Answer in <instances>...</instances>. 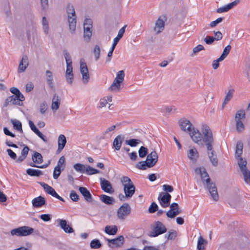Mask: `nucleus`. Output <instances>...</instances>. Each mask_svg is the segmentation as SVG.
<instances>
[{"label": "nucleus", "instance_id": "obj_25", "mask_svg": "<svg viewBox=\"0 0 250 250\" xmlns=\"http://www.w3.org/2000/svg\"><path fill=\"white\" fill-rule=\"evenodd\" d=\"M100 198L102 202L107 205H113L115 203V199L113 197L105 194L101 195Z\"/></svg>", "mask_w": 250, "mask_h": 250}, {"label": "nucleus", "instance_id": "obj_50", "mask_svg": "<svg viewBox=\"0 0 250 250\" xmlns=\"http://www.w3.org/2000/svg\"><path fill=\"white\" fill-rule=\"evenodd\" d=\"M101 49L98 45H96L93 50V54L95 57L96 61H97L100 57Z\"/></svg>", "mask_w": 250, "mask_h": 250}, {"label": "nucleus", "instance_id": "obj_31", "mask_svg": "<svg viewBox=\"0 0 250 250\" xmlns=\"http://www.w3.org/2000/svg\"><path fill=\"white\" fill-rule=\"evenodd\" d=\"M243 144L241 141H239L237 142L236 149H235V157L236 158L238 157H241L243 152Z\"/></svg>", "mask_w": 250, "mask_h": 250}, {"label": "nucleus", "instance_id": "obj_60", "mask_svg": "<svg viewBox=\"0 0 250 250\" xmlns=\"http://www.w3.org/2000/svg\"><path fill=\"white\" fill-rule=\"evenodd\" d=\"M223 61L222 59L219 57L217 60H214L212 62V66L214 69H216L219 66V62Z\"/></svg>", "mask_w": 250, "mask_h": 250}, {"label": "nucleus", "instance_id": "obj_39", "mask_svg": "<svg viewBox=\"0 0 250 250\" xmlns=\"http://www.w3.org/2000/svg\"><path fill=\"white\" fill-rule=\"evenodd\" d=\"M246 113L244 110H239L235 114V121H242L245 118Z\"/></svg>", "mask_w": 250, "mask_h": 250}, {"label": "nucleus", "instance_id": "obj_1", "mask_svg": "<svg viewBox=\"0 0 250 250\" xmlns=\"http://www.w3.org/2000/svg\"><path fill=\"white\" fill-rule=\"evenodd\" d=\"M195 172L200 175L201 180L205 189L209 192L212 199L215 201L219 200V195L216 184L210 178L206 168L203 167H196Z\"/></svg>", "mask_w": 250, "mask_h": 250}, {"label": "nucleus", "instance_id": "obj_48", "mask_svg": "<svg viewBox=\"0 0 250 250\" xmlns=\"http://www.w3.org/2000/svg\"><path fill=\"white\" fill-rule=\"evenodd\" d=\"M236 129L238 132H242L245 129V125L242 121H235Z\"/></svg>", "mask_w": 250, "mask_h": 250}, {"label": "nucleus", "instance_id": "obj_22", "mask_svg": "<svg viewBox=\"0 0 250 250\" xmlns=\"http://www.w3.org/2000/svg\"><path fill=\"white\" fill-rule=\"evenodd\" d=\"M109 243H111L116 247H121L124 243V237L122 235L118 236L117 238L113 239L107 240Z\"/></svg>", "mask_w": 250, "mask_h": 250}, {"label": "nucleus", "instance_id": "obj_26", "mask_svg": "<svg viewBox=\"0 0 250 250\" xmlns=\"http://www.w3.org/2000/svg\"><path fill=\"white\" fill-rule=\"evenodd\" d=\"M123 140L124 137L122 135H118L114 139L113 145L116 150H119L121 148Z\"/></svg>", "mask_w": 250, "mask_h": 250}, {"label": "nucleus", "instance_id": "obj_21", "mask_svg": "<svg viewBox=\"0 0 250 250\" xmlns=\"http://www.w3.org/2000/svg\"><path fill=\"white\" fill-rule=\"evenodd\" d=\"M199 156V153L195 148L190 149L188 153V158L193 162H196Z\"/></svg>", "mask_w": 250, "mask_h": 250}, {"label": "nucleus", "instance_id": "obj_10", "mask_svg": "<svg viewBox=\"0 0 250 250\" xmlns=\"http://www.w3.org/2000/svg\"><path fill=\"white\" fill-rule=\"evenodd\" d=\"M80 72L82 75V81L84 84H86L89 79V74L87 65L85 62H80Z\"/></svg>", "mask_w": 250, "mask_h": 250}, {"label": "nucleus", "instance_id": "obj_20", "mask_svg": "<svg viewBox=\"0 0 250 250\" xmlns=\"http://www.w3.org/2000/svg\"><path fill=\"white\" fill-rule=\"evenodd\" d=\"M164 26L165 22L164 20L160 17L155 23V26L154 30L156 32L157 34H159L164 30Z\"/></svg>", "mask_w": 250, "mask_h": 250}, {"label": "nucleus", "instance_id": "obj_62", "mask_svg": "<svg viewBox=\"0 0 250 250\" xmlns=\"http://www.w3.org/2000/svg\"><path fill=\"white\" fill-rule=\"evenodd\" d=\"M229 10H230V9L229 8L228 5L227 4L223 7H220V8L217 9L216 12L218 13H223V12H226Z\"/></svg>", "mask_w": 250, "mask_h": 250}, {"label": "nucleus", "instance_id": "obj_27", "mask_svg": "<svg viewBox=\"0 0 250 250\" xmlns=\"http://www.w3.org/2000/svg\"><path fill=\"white\" fill-rule=\"evenodd\" d=\"M60 105V100L57 94H54L52 99L51 108L53 110H57L59 109Z\"/></svg>", "mask_w": 250, "mask_h": 250}, {"label": "nucleus", "instance_id": "obj_23", "mask_svg": "<svg viewBox=\"0 0 250 250\" xmlns=\"http://www.w3.org/2000/svg\"><path fill=\"white\" fill-rule=\"evenodd\" d=\"M126 26L127 25H125L122 28L119 30L117 36L114 39L113 43L112 45V46L114 47H116L120 39L123 37L124 34L125 32V30Z\"/></svg>", "mask_w": 250, "mask_h": 250}, {"label": "nucleus", "instance_id": "obj_34", "mask_svg": "<svg viewBox=\"0 0 250 250\" xmlns=\"http://www.w3.org/2000/svg\"><path fill=\"white\" fill-rule=\"evenodd\" d=\"M236 159L238 160V165L241 171L247 169V162L245 159H243L241 156L238 157V158Z\"/></svg>", "mask_w": 250, "mask_h": 250}, {"label": "nucleus", "instance_id": "obj_12", "mask_svg": "<svg viewBox=\"0 0 250 250\" xmlns=\"http://www.w3.org/2000/svg\"><path fill=\"white\" fill-rule=\"evenodd\" d=\"M100 180L102 190L104 192L109 193H111L113 192V190H112V185L109 181L104 178H100Z\"/></svg>", "mask_w": 250, "mask_h": 250}, {"label": "nucleus", "instance_id": "obj_61", "mask_svg": "<svg viewBox=\"0 0 250 250\" xmlns=\"http://www.w3.org/2000/svg\"><path fill=\"white\" fill-rule=\"evenodd\" d=\"M224 19V18H219L217 19H216L215 21H211L210 24L209 26L210 27H215L218 23L221 22Z\"/></svg>", "mask_w": 250, "mask_h": 250}, {"label": "nucleus", "instance_id": "obj_40", "mask_svg": "<svg viewBox=\"0 0 250 250\" xmlns=\"http://www.w3.org/2000/svg\"><path fill=\"white\" fill-rule=\"evenodd\" d=\"M100 171L97 169H95L90 166L86 165V168H85V172L87 175H92L97 173H99Z\"/></svg>", "mask_w": 250, "mask_h": 250}, {"label": "nucleus", "instance_id": "obj_28", "mask_svg": "<svg viewBox=\"0 0 250 250\" xmlns=\"http://www.w3.org/2000/svg\"><path fill=\"white\" fill-rule=\"evenodd\" d=\"M234 89L233 88H230L229 89L228 93L225 97L224 101L222 103V109L224 108V106L233 97Z\"/></svg>", "mask_w": 250, "mask_h": 250}, {"label": "nucleus", "instance_id": "obj_47", "mask_svg": "<svg viewBox=\"0 0 250 250\" xmlns=\"http://www.w3.org/2000/svg\"><path fill=\"white\" fill-rule=\"evenodd\" d=\"M66 12L68 16L75 17L76 13L73 5L71 4H68L66 8Z\"/></svg>", "mask_w": 250, "mask_h": 250}, {"label": "nucleus", "instance_id": "obj_64", "mask_svg": "<svg viewBox=\"0 0 250 250\" xmlns=\"http://www.w3.org/2000/svg\"><path fill=\"white\" fill-rule=\"evenodd\" d=\"M209 160L214 167H217L218 166V159L216 156H209L208 157Z\"/></svg>", "mask_w": 250, "mask_h": 250}, {"label": "nucleus", "instance_id": "obj_54", "mask_svg": "<svg viewBox=\"0 0 250 250\" xmlns=\"http://www.w3.org/2000/svg\"><path fill=\"white\" fill-rule=\"evenodd\" d=\"M70 198L74 202H78L79 200V196L74 190L71 191Z\"/></svg>", "mask_w": 250, "mask_h": 250}, {"label": "nucleus", "instance_id": "obj_13", "mask_svg": "<svg viewBox=\"0 0 250 250\" xmlns=\"http://www.w3.org/2000/svg\"><path fill=\"white\" fill-rule=\"evenodd\" d=\"M135 187L133 183L125 185L124 187V191L125 194V197L127 199L131 198L135 192Z\"/></svg>", "mask_w": 250, "mask_h": 250}, {"label": "nucleus", "instance_id": "obj_55", "mask_svg": "<svg viewBox=\"0 0 250 250\" xmlns=\"http://www.w3.org/2000/svg\"><path fill=\"white\" fill-rule=\"evenodd\" d=\"M158 210V207L155 202H152L148 208V211L153 213Z\"/></svg>", "mask_w": 250, "mask_h": 250}, {"label": "nucleus", "instance_id": "obj_42", "mask_svg": "<svg viewBox=\"0 0 250 250\" xmlns=\"http://www.w3.org/2000/svg\"><path fill=\"white\" fill-rule=\"evenodd\" d=\"M244 177L245 183L250 185V171L247 168L244 170L241 171Z\"/></svg>", "mask_w": 250, "mask_h": 250}, {"label": "nucleus", "instance_id": "obj_57", "mask_svg": "<svg viewBox=\"0 0 250 250\" xmlns=\"http://www.w3.org/2000/svg\"><path fill=\"white\" fill-rule=\"evenodd\" d=\"M41 4L42 10L46 12L48 7V0H41Z\"/></svg>", "mask_w": 250, "mask_h": 250}, {"label": "nucleus", "instance_id": "obj_7", "mask_svg": "<svg viewBox=\"0 0 250 250\" xmlns=\"http://www.w3.org/2000/svg\"><path fill=\"white\" fill-rule=\"evenodd\" d=\"M131 209V208L128 203L123 204L117 210V216L118 218L122 221L125 220L126 217L130 214Z\"/></svg>", "mask_w": 250, "mask_h": 250}, {"label": "nucleus", "instance_id": "obj_33", "mask_svg": "<svg viewBox=\"0 0 250 250\" xmlns=\"http://www.w3.org/2000/svg\"><path fill=\"white\" fill-rule=\"evenodd\" d=\"M11 123L13 125V127L15 130L20 131L21 133H23L22 124L20 121L16 119H11Z\"/></svg>", "mask_w": 250, "mask_h": 250}, {"label": "nucleus", "instance_id": "obj_15", "mask_svg": "<svg viewBox=\"0 0 250 250\" xmlns=\"http://www.w3.org/2000/svg\"><path fill=\"white\" fill-rule=\"evenodd\" d=\"M57 221L61 229H62L65 233H71L74 231L73 229L69 224H67L66 220L58 219Z\"/></svg>", "mask_w": 250, "mask_h": 250}, {"label": "nucleus", "instance_id": "obj_53", "mask_svg": "<svg viewBox=\"0 0 250 250\" xmlns=\"http://www.w3.org/2000/svg\"><path fill=\"white\" fill-rule=\"evenodd\" d=\"M48 194L56 198L57 199H59L61 201L64 202V199L57 194V193L56 192V191L53 188L51 189L50 192Z\"/></svg>", "mask_w": 250, "mask_h": 250}, {"label": "nucleus", "instance_id": "obj_44", "mask_svg": "<svg viewBox=\"0 0 250 250\" xmlns=\"http://www.w3.org/2000/svg\"><path fill=\"white\" fill-rule=\"evenodd\" d=\"M90 246L91 249H99L102 247V244L98 239H94L90 243Z\"/></svg>", "mask_w": 250, "mask_h": 250}, {"label": "nucleus", "instance_id": "obj_29", "mask_svg": "<svg viewBox=\"0 0 250 250\" xmlns=\"http://www.w3.org/2000/svg\"><path fill=\"white\" fill-rule=\"evenodd\" d=\"M125 76V74L124 70L119 71L117 73L116 77L115 78L113 82L118 84V85H121V83L123 82L124 80Z\"/></svg>", "mask_w": 250, "mask_h": 250}, {"label": "nucleus", "instance_id": "obj_52", "mask_svg": "<svg viewBox=\"0 0 250 250\" xmlns=\"http://www.w3.org/2000/svg\"><path fill=\"white\" fill-rule=\"evenodd\" d=\"M121 182L122 183L124 187L126 184H130L133 183L131 179L128 177L126 176H123V177H122V178H121Z\"/></svg>", "mask_w": 250, "mask_h": 250}, {"label": "nucleus", "instance_id": "obj_11", "mask_svg": "<svg viewBox=\"0 0 250 250\" xmlns=\"http://www.w3.org/2000/svg\"><path fill=\"white\" fill-rule=\"evenodd\" d=\"M65 162V159L64 156L61 157L58 162L57 166L54 167V170L53 171V178L55 179L58 178L61 173L62 171L63 170V168L61 169V167L63 165H64Z\"/></svg>", "mask_w": 250, "mask_h": 250}, {"label": "nucleus", "instance_id": "obj_37", "mask_svg": "<svg viewBox=\"0 0 250 250\" xmlns=\"http://www.w3.org/2000/svg\"><path fill=\"white\" fill-rule=\"evenodd\" d=\"M207 244V241L205 240L202 236H200L197 242V248L198 250H205V248L203 245Z\"/></svg>", "mask_w": 250, "mask_h": 250}, {"label": "nucleus", "instance_id": "obj_56", "mask_svg": "<svg viewBox=\"0 0 250 250\" xmlns=\"http://www.w3.org/2000/svg\"><path fill=\"white\" fill-rule=\"evenodd\" d=\"M65 77L67 83L70 84H71L73 83L74 79L73 73L65 74Z\"/></svg>", "mask_w": 250, "mask_h": 250}, {"label": "nucleus", "instance_id": "obj_16", "mask_svg": "<svg viewBox=\"0 0 250 250\" xmlns=\"http://www.w3.org/2000/svg\"><path fill=\"white\" fill-rule=\"evenodd\" d=\"M32 204L34 208H39L44 205L46 204V201L43 197L39 196L32 200Z\"/></svg>", "mask_w": 250, "mask_h": 250}, {"label": "nucleus", "instance_id": "obj_5", "mask_svg": "<svg viewBox=\"0 0 250 250\" xmlns=\"http://www.w3.org/2000/svg\"><path fill=\"white\" fill-rule=\"evenodd\" d=\"M34 230L33 228L27 226H24L12 229L10 233L13 236H26L33 233Z\"/></svg>", "mask_w": 250, "mask_h": 250}, {"label": "nucleus", "instance_id": "obj_9", "mask_svg": "<svg viewBox=\"0 0 250 250\" xmlns=\"http://www.w3.org/2000/svg\"><path fill=\"white\" fill-rule=\"evenodd\" d=\"M171 196L167 192H161L158 199L163 208H167L170 205Z\"/></svg>", "mask_w": 250, "mask_h": 250}, {"label": "nucleus", "instance_id": "obj_41", "mask_svg": "<svg viewBox=\"0 0 250 250\" xmlns=\"http://www.w3.org/2000/svg\"><path fill=\"white\" fill-rule=\"evenodd\" d=\"M74 168L78 172L83 173L85 172V168H86V165L76 163L73 166Z\"/></svg>", "mask_w": 250, "mask_h": 250}, {"label": "nucleus", "instance_id": "obj_6", "mask_svg": "<svg viewBox=\"0 0 250 250\" xmlns=\"http://www.w3.org/2000/svg\"><path fill=\"white\" fill-rule=\"evenodd\" d=\"M167 229L165 225L160 221H157L153 227L152 231L149 232V236L155 237L166 232Z\"/></svg>", "mask_w": 250, "mask_h": 250}, {"label": "nucleus", "instance_id": "obj_2", "mask_svg": "<svg viewBox=\"0 0 250 250\" xmlns=\"http://www.w3.org/2000/svg\"><path fill=\"white\" fill-rule=\"evenodd\" d=\"M158 161V156L156 151L153 150L146 156V159L140 161L136 165V167L141 170H146L147 168L154 167Z\"/></svg>", "mask_w": 250, "mask_h": 250}, {"label": "nucleus", "instance_id": "obj_3", "mask_svg": "<svg viewBox=\"0 0 250 250\" xmlns=\"http://www.w3.org/2000/svg\"><path fill=\"white\" fill-rule=\"evenodd\" d=\"M206 130H208V131H211L209 127L206 125H203L202 126V132L203 135L201 134L200 132L198 130V129L195 128L194 126H193L191 129V131L188 132V133L192 139V141L199 145L202 144V142H203L205 132Z\"/></svg>", "mask_w": 250, "mask_h": 250}, {"label": "nucleus", "instance_id": "obj_46", "mask_svg": "<svg viewBox=\"0 0 250 250\" xmlns=\"http://www.w3.org/2000/svg\"><path fill=\"white\" fill-rule=\"evenodd\" d=\"M231 49V46L230 45H228L227 46L225 47V48L223 50V53L219 57H220L224 60L229 55Z\"/></svg>", "mask_w": 250, "mask_h": 250}, {"label": "nucleus", "instance_id": "obj_19", "mask_svg": "<svg viewBox=\"0 0 250 250\" xmlns=\"http://www.w3.org/2000/svg\"><path fill=\"white\" fill-rule=\"evenodd\" d=\"M68 22L69 23V30L71 34H74L75 32L76 26V16L72 17V16H68Z\"/></svg>", "mask_w": 250, "mask_h": 250}, {"label": "nucleus", "instance_id": "obj_8", "mask_svg": "<svg viewBox=\"0 0 250 250\" xmlns=\"http://www.w3.org/2000/svg\"><path fill=\"white\" fill-rule=\"evenodd\" d=\"M170 210L166 213V215L168 218H174L177 215L181 213L178 204L176 203H173L170 205Z\"/></svg>", "mask_w": 250, "mask_h": 250}, {"label": "nucleus", "instance_id": "obj_58", "mask_svg": "<svg viewBox=\"0 0 250 250\" xmlns=\"http://www.w3.org/2000/svg\"><path fill=\"white\" fill-rule=\"evenodd\" d=\"M177 237V232L174 229H171L168 232V240H173Z\"/></svg>", "mask_w": 250, "mask_h": 250}, {"label": "nucleus", "instance_id": "obj_24", "mask_svg": "<svg viewBox=\"0 0 250 250\" xmlns=\"http://www.w3.org/2000/svg\"><path fill=\"white\" fill-rule=\"evenodd\" d=\"M32 160L33 163L36 164H41L43 162V157L42 154L37 151H34L32 155Z\"/></svg>", "mask_w": 250, "mask_h": 250}, {"label": "nucleus", "instance_id": "obj_36", "mask_svg": "<svg viewBox=\"0 0 250 250\" xmlns=\"http://www.w3.org/2000/svg\"><path fill=\"white\" fill-rule=\"evenodd\" d=\"M142 143L141 140L137 139H130L125 141V144L131 147H135Z\"/></svg>", "mask_w": 250, "mask_h": 250}, {"label": "nucleus", "instance_id": "obj_17", "mask_svg": "<svg viewBox=\"0 0 250 250\" xmlns=\"http://www.w3.org/2000/svg\"><path fill=\"white\" fill-rule=\"evenodd\" d=\"M79 190L82 194V195L83 196L86 201H87V202H92V197L91 194L86 188L80 187L79 188Z\"/></svg>", "mask_w": 250, "mask_h": 250}, {"label": "nucleus", "instance_id": "obj_43", "mask_svg": "<svg viewBox=\"0 0 250 250\" xmlns=\"http://www.w3.org/2000/svg\"><path fill=\"white\" fill-rule=\"evenodd\" d=\"M138 153L139 157L143 158L148 154V149L144 146H141L138 150Z\"/></svg>", "mask_w": 250, "mask_h": 250}, {"label": "nucleus", "instance_id": "obj_14", "mask_svg": "<svg viewBox=\"0 0 250 250\" xmlns=\"http://www.w3.org/2000/svg\"><path fill=\"white\" fill-rule=\"evenodd\" d=\"M179 124L181 129L188 132L191 131V129L194 126L190 122L186 119H181L179 120Z\"/></svg>", "mask_w": 250, "mask_h": 250}, {"label": "nucleus", "instance_id": "obj_49", "mask_svg": "<svg viewBox=\"0 0 250 250\" xmlns=\"http://www.w3.org/2000/svg\"><path fill=\"white\" fill-rule=\"evenodd\" d=\"M10 100L11 103L13 105H22L23 104L19 101L18 99L16 98V96H11L8 97V100Z\"/></svg>", "mask_w": 250, "mask_h": 250}, {"label": "nucleus", "instance_id": "obj_30", "mask_svg": "<svg viewBox=\"0 0 250 250\" xmlns=\"http://www.w3.org/2000/svg\"><path fill=\"white\" fill-rule=\"evenodd\" d=\"M118 231V228L116 226H106L104 229V231L106 233L111 235H114L116 234Z\"/></svg>", "mask_w": 250, "mask_h": 250}, {"label": "nucleus", "instance_id": "obj_59", "mask_svg": "<svg viewBox=\"0 0 250 250\" xmlns=\"http://www.w3.org/2000/svg\"><path fill=\"white\" fill-rule=\"evenodd\" d=\"M63 55L64 56L66 64H67V63L69 64V62H72L71 61V56L70 54L67 51V50H64L63 51Z\"/></svg>", "mask_w": 250, "mask_h": 250}, {"label": "nucleus", "instance_id": "obj_18", "mask_svg": "<svg viewBox=\"0 0 250 250\" xmlns=\"http://www.w3.org/2000/svg\"><path fill=\"white\" fill-rule=\"evenodd\" d=\"M66 139L64 135L61 134L58 137V148L57 150V153H60L64 148L66 144Z\"/></svg>", "mask_w": 250, "mask_h": 250}, {"label": "nucleus", "instance_id": "obj_45", "mask_svg": "<svg viewBox=\"0 0 250 250\" xmlns=\"http://www.w3.org/2000/svg\"><path fill=\"white\" fill-rule=\"evenodd\" d=\"M42 24L44 33L48 34L49 32L48 22L45 17H43L42 18Z\"/></svg>", "mask_w": 250, "mask_h": 250}, {"label": "nucleus", "instance_id": "obj_38", "mask_svg": "<svg viewBox=\"0 0 250 250\" xmlns=\"http://www.w3.org/2000/svg\"><path fill=\"white\" fill-rule=\"evenodd\" d=\"M91 28L92 27H83V37L87 42L89 41L92 36Z\"/></svg>", "mask_w": 250, "mask_h": 250}, {"label": "nucleus", "instance_id": "obj_63", "mask_svg": "<svg viewBox=\"0 0 250 250\" xmlns=\"http://www.w3.org/2000/svg\"><path fill=\"white\" fill-rule=\"evenodd\" d=\"M47 109V105L45 102H43L40 104V110L42 114H44Z\"/></svg>", "mask_w": 250, "mask_h": 250}, {"label": "nucleus", "instance_id": "obj_51", "mask_svg": "<svg viewBox=\"0 0 250 250\" xmlns=\"http://www.w3.org/2000/svg\"><path fill=\"white\" fill-rule=\"evenodd\" d=\"M121 89V85L117 84L115 82H113L112 84L110 86V87L108 88V90L111 91H119Z\"/></svg>", "mask_w": 250, "mask_h": 250}, {"label": "nucleus", "instance_id": "obj_4", "mask_svg": "<svg viewBox=\"0 0 250 250\" xmlns=\"http://www.w3.org/2000/svg\"><path fill=\"white\" fill-rule=\"evenodd\" d=\"M205 132L203 142L206 146L208 157L216 156L215 151L213 150V145L214 140L212 131L206 130Z\"/></svg>", "mask_w": 250, "mask_h": 250}, {"label": "nucleus", "instance_id": "obj_32", "mask_svg": "<svg viewBox=\"0 0 250 250\" xmlns=\"http://www.w3.org/2000/svg\"><path fill=\"white\" fill-rule=\"evenodd\" d=\"M47 83L49 87L52 89L54 88L53 78V75L51 71L50 70H46V72Z\"/></svg>", "mask_w": 250, "mask_h": 250}, {"label": "nucleus", "instance_id": "obj_35", "mask_svg": "<svg viewBox=\"0 0 250 250\" xmlns=\"http://www.w3.org/2000/svg\"><path fill=\"white\" fill-rule=\"evenodd\" d=\"M26 173L31 176L39 177L42 174L41 170L33 168H28L26 170Z\"/></svg>", "mask_w": 250, "mask_h": 250}]
</instances>
